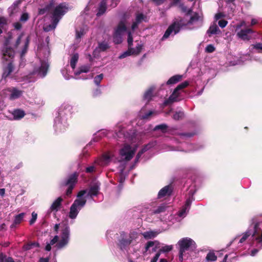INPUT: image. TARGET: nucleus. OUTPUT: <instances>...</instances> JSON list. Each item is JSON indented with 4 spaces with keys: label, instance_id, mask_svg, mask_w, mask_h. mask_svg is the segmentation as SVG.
<instances>
[{
    "label": "nucleus",
    "instance_id": "nucleus-63",
    "mask_svg": "<svg viewBox=\"0 0 262 262\" xmlns=\"http://www.w3.org/2000/svg\"><path fill=\"white\" fill-rule=\"evenodd\" d=\"M159 262H168L167 259L165 258H161L160 259Z\"/></svg>",
    "mask_w": 262,
    "mask_h": 262
},
{
    "label": "nucleus",
    "instance_id": "nucleus-26",
    "mask_svg": "<svg viewBox=\"0 0 262 262\" xmlns=\"http://www.w3.org/2000/svg\"><path fill=\"white\" fill-rule=\"evenodd\" d=\"M77 175L74 173L70 176L65 182V185L68 186L74 187L77 182Z\"/></svg>",
    "mask_w": 262,
    "mask_h": 262
},
{
    "label": "nucleus",
    "instance_id": "nucleus-16",
    "mask_svg": "<svg viewBox=\"0 0 262 262\" xmlns=\"http://www.w3.org/2000/svg\"><path fill=\"white\" fill-rule=\"evenodd\" d=\"M193 194H191V196H190L186 201L185 204L183 208L178 213V215L179 217L183 218L184 217L187 212L189 211L191 204L193 200Z\"/></svg>",
    "mask_w": 262,
    "mask_h": 262
},
{
    "label": "nucleus",
    "instance_id": "nucleus-47",
    "mask_svg": "<svg viewBox=\"0 0 262 262\" xmlns=\"http://www.w3.org/2000/svg\"><path fill=\"white\" fill-rule=\"evenodd\" d=\"M37 217V214L35 212H33L32 213V218L31 220L30 221V224L32 225L36 221Z\"/></svg>",
    "mask_w": 262,
    "mask_h": 262
},
{
    "label": "nucleus",
    "instance_id": "nucleus-52",
    "mask_svg": "<svg viewBox=\"0 0 262 262\" xmlns=\"http://www.w3.org/2000/svg\"><path fill=\"white\" fill-rule=\"evenodd\" d=\"M166 128V125L165 124H161L156 126L154 130H158V129H161L162 131H164Z\"/></svg>",
    "mask_w": 262,
    "mask_h": 262
},
{
    "label": "nucleus",
    "instance_id": "nucleus-64",
    "mask_svg": "<svg viewBox=\"0 0 262 262\" xmlns=\"http://www.w3.org/2000/svg\"><path fill=\"white\" fill-rule=\"evenodd\" d=\"M45 11L44 10L40 9V10H39V13L40 14H44Z\"/></svg>",
    "mask_w": 262,
    "mask_h": 262
},
{
    "label": "nucleus",
    "instance_id": "nucleus-60",
    "mask_svg": "<svg viewBox=\"0 0 262 262\" xmlns=\"http://www.w3.org/2000/svg\"><path fill=\"white\" fill-rule=\"evenodd\" d=\"M5 193V189L4 188L0 189V195L3 196Z\"/></svg>",
    "mask_w": 262,
    "mask_h": 262
},
{
    "label": "nucleus",
    "instance_id": "nucleus-36",
    "mask_svg": "<svg viewBox=\"0 0 262 262\" xmlns=\"http://www.w3.org/2000/svg\"><path fill=\"white\" fill-rule=\"evenodd\" d=\"M173 249V246L170 245H164L158 251L159 252L166 253L170 251Z\"/></svg>",
    "mask_w": 262,
    "mask_h": 262
},
{
    "label": "nucleus",
    "instance_id": "nucleus-56",
    "mask_svg": "<svg viewBox=\"0 0 262 262\" xmlns=\"http://www.w3.org/2000/svg\"><path fill=\"white\" fill-rule=\"evenodd\" d=\"M33 246L38 247L39 246V244L37 243H31L30 245H29L27 246V247H26V249H30L32 247H33Z\"/></svg>",
    "mask_w": 262,
    "mask_h": 262
},
{
    "label": "nucleus",
    "instance_id": "nucleus-35",
    "mask_svg": "<svg viewBox=\"0 0 262 262\" xmlns=\"http://www.w3.org/2000/svg\"><path fill=\"white\" fill-rule=\"evenodd\" d=\"M90 68L88 66H83L80 68L79 70L75 72V76H77L82 73H87L89 71Z\"/></svg>",
    "mask_w": 262,
    "mask_h": 262
},
{
    "label": "nucleus",
    "instance_id": "nucleus-21",
    "mask_svg": "<svg viewBox=\"0 0 262 262\" xmlns=\"http://www.w3.org/2000/svg\"><path fill=\"white\" fill-rule=\"evenodd\" d=\"M21 3V1H15L8 9L9 14L10 16H13L19 10L18 6Z\"/></svg>",
    "mask_w": 262,
    "mask_h": 262
},
{
    "label": "nucleus",
    "instance_id": "nucleus-17",
    "mask_svg": "<svg viewBox=\"0 0 262 262\" xmlns=\"http://www.w3.org/2000/svg\"><path fill=\"white\" fill-rule=\"evenodd\" d=\"M253 32L254 31L251 29L246 28L238 32L237 33V36L243 40H249L251 39L250 34Z\"/></svg>",
    "mask_w": 262,
    "mask_h": 262
},
{
    "label": "nucleus",
    "instance_id": "nucleus-25",
    "mask_svg": "<svg viewBox=\"0 0 262 262\" xmlns=\"http://www.w3.org/2000/svg\"><path fill=\"white\" fill-rule=\"evenodd\" d=\"M209 36L221 33V31L215 23L212 24L207 32Z\"/></svg>",
    "mask_w": 262,
    "mask_h": 262
},
{
    "label": "nucleus",
    "instance_id": "nucleus-28",
    "mask_svg": "<svg viewBox=\"0 0 262 262\" xmlns=\"http://www.w3.org/2000/svg\"><path fill=\"white\" fill-rule=\"evenodd\" d=\"M14 120H19L25 116L24 111L21 110H15L12 113Z\"/></svg>",
    "mask_w": 262,
    "mask_h": 262
},
{
    "label": "nucleus",
    "instance_id": "nucleus-8",
    "mask_svg": "<svg viewBox=\"0 0 262 262\" xmlns=\"http://www.w3.org/2000/svg\"><path fill=\"white\" fill-rule=\"evenodd\" d=\"M133 34L131 32L128 33L127 42L128 46V50L121 54L119 58L122 59L129 55H138L141 51L143 47V45L141 42H139L138 40H136L137 43L136 47L135 48H132L133 46Z\"/></svg>",
    "mask_w": 262,
    "mask_h": 262
},
{
    "label": "nucleus",
    "instance_id": "nucleus-39",
    "mask_svg": "<svg viewBox=\"0 0 262 262\" xmlns=\"http://www.w3.org/2000/svg\"><path fill=\"white\" fill-rule=\"evenodd\" d=\"M25 215V213H21L15 216L14 221V224H19L22 221Z\"/></svg>",
    "mask_w": 262,
    "mask_h": 262
},
{
    "label": "nucleus",
    "instance_id": "nucleus-5",
    "mask_svg": "<svg viewBox=\"0 0 262 262\" xmlns=\"http://www.w3.org/2000/svg\"><path fill=\"white\" fill-rule=\"evenodd\" d=\"M70 229L69 226H62L58 235H55L46 246L47 251L51 250V246L54 245L57 249H62L68 245L70 241Z\"/></svg>",
    "mask_w": 262,
    "mask_h": 262
},
{
    "label": "nucleus",
    "instance_id": "nucleus-33",
    "mask_svg": "<svg viewBox=\"0 0 262 262\" xmlns=\"http://www.w3.org/2000/svg\"><path fill=\"white\" fill-rule=\"evenodd\" d=\"M79 58L78 54L76 53L73 54L70 59V66L73 69H75L76 64Z\"/></svg>",
    "mask_w": 262,
    "mask_h": 262
},
{
    "label": "nucleus",
    "instance_id": "nucleus-48",
    "mask_svg": "<svg viewBox=\"0 0 262 262\" xmlns=\"http://www.w3.org/2000/svg\"><path fill=\"white\" fill-rule=\"evenodd\" d=\"M228 24V21L224 19H221L219 21L218 24L222 28H225Z\"/></svg>",
    "mask_w": 262,
    "mask_h": 262
},
{
    "label": "nucleus",
    "instance_id": "nucleus-20",
    "mask_svg": "<svg viewBox=\"0 0 262 262\" xmlns=\"http://www.w3.org/2000/svg\"><path fill=\"white\" fill-rule=\"evenodd\" d=\"M7 91L10 93V99L11 100L18 99L23 95V92L16 88L9 89Z\"/></svg>",
    "mask_w": 262,
    "mask_h": 262
},
{
    "label": "nucleus",
    "instance_id": "nucleus-7",
    "mask_svg": "<svg viewBox=\"0 0 262 262\" xmlns=\"http://www.w3.org/2000/svg\"><path fill=\"white\" fill-rule=\"evenodd\" d=\"M45 53V58L48 56L50 52L48 49L46 47L45 48H40L37 52V55L39 57V60L37 62L35 63L33 74L36 75L39 77H45L48 72L49 64L44 59L41 60L42 54Z\"/></svg>",
    "mask_w": 262,
    "mask_h": 262
},
{
    "label": "nucleus",
    "instance_id": "nucleus-59",
    "mask_svg": "<svg viewBox=\"0 0 262 262\" xmlns=\"http://www.w3.org/2000/svg\"><path fill=\"white\" fill-rule=\"evenodd\" d=\"M258 23V20L256 19L253 18L251 20V25L253 26Z\"/></svg>",
    "mask_w": 262,
    "mask_h": 262
},
{
    "label": "nucleus",
    "instance_id": "nucleus-6",
    "mask_svg": "<svg viewBox=\"0 0 262 262\" xmlns=\"http://www.w3.org/2000/svg\"><path fill=\"white\" fill-rule=\"evenodd\" d=\"M70 9L65 3L57 5L53 10L51 16V24L45 25L43 29L46 32L54 29L62 17Z\"/></svg>",
    "mask_w": 262,
    "mask_h": 262
},
{
    "label": "nucleus",
    "instance_id": "nucleus-9",
    "mask_svg": "<svg viewBox=\"0 0 262 262\" xmlns=\"http://www.w3.org/2000/svg\"><path fill=\"white\" fill-rule=\"evenodd\" d=\"M252 228V236L256 246L259 249L262 248V223H257L255 224Z\"/></svg>",
    "mask_w": 262,
    "mask_h": 262
},
{
    "label": "nucleus",
    "instance_id": "nucleus-22",
    "mask_svg": "<svg viewBox=\"0 0 262 262\" xmlns=\"http://www.w3.org/2000/svg\"><path fill=\"white\" fill-rule=\"evenodd\" d=\"M180 93L179 91L177 90V89H175L171 95L169 97V99L165 101L164 103V105H167L170 103L178 101L179 100L178 98L180 96Z\"/></svg>",
    "mask_w": 262,
    "mask_h": 262
},
{
    "label": "nucleus",
    "instance_id": "nucleus-4",
    "mask_svg": "<svg viewBox=\"0 0 262 262\" xmlns=\"http://www.w3.org/2000/svg\"><path fill=\"white\" fill-rule=\"evenodd\" d=\"M99 185L98 183H95L91 186L89 190H82L78 193L76 199L70 207L69 214L70 219L76 218L79 211L85 205L88 198H92L93 196L97 195L99 191Z\"/></svg>",
    "mask_w": 262,
    "mask_h": 262
},
{
    "label": "nucleus",
    "instance_id": "nucleus-57",
    "mask_svg": "<svg viewBox=\"0 0 262 262\" xmlns=\"http://www.w3.org/2000/svg\"><path fill=\"white\" fill-rule=\"evenodd\" d=\"M74 187L72 186H69L68 189L67 191V194L68 195H70L72 193V189Z\"/></svg>",
    "mask_w": 262,
    "mask_h": 262
},
{
    "label": "nucleus",
    "instance_id": "nucleus-12",
    "mask_svg": "<svg viewBox=\"0 0 262 262\" xmlns=\"http://www.w3.org/2000/svg\"><path fill=\"white\" fill-rule=\"evenodd\" d=\"M116 159L115 158L114 154L112 151H108L104 153L100 158L95 161V164L100 166H105L107 165L112 161L115 162Z\"/></svg>",
    "mask_w": 262,
    "mask_h": 262
},
{
    "label": "nucleus",
    "instance_id": "nucleus-13",
    "mask_svg": "<svg viewBox=\"0 0 262 262\" xmlns=\"http://www.w3.org/2000/svg\"><path fill=\"white\" fill-rule=\"evenodd\" d=\"M120 0H103L102 1L98 7V11L97 13V16L103 14L106 10V8H114L117 6Z\"/></svg>",
    "mask_w": 262,
    "mask_h": 262
},
{
    "label": "nucleus",
    "instance_id": "nucleus-53",
    "mask_svg": "<svg viewBox=\"0 0 262 262\" xmlns=\"http://www.w3.org/2000/svg\"><path fill=\"white\" fill-rule=\"evenodd\" d=\"M256 248L253 249L250 253V255L252 256H254L256 255V254L258 253V252L261 249H259V248H257L256 246Z\"/></svg>",
    "mask_w": 262,
    "mask_h": 262
},
{
    "label": "nucleus",
    "instance_id": "nucleus-46",
    "mask_svg": "<svg viewBox=\"0 0 262 262\" xmlns=\"http://www.w3.org/2000/svg\"><path fill=\"white\" fill-rule=\"evenodd\" d=\"M214 50L215 48L212 45H209L205 48V51L207 53H212Z\"/></svg>",
    "mask_w": 262,
    "mask_h": 262
},
{
    "label": "nucleus",
    "instance_id": "nucleus-41",
    "mask_svg": "<svg viewBox=\"0 0 262 262\" xmlns=\"http://www.w3.org/2000/svg\"><path fill=\"white\" fill-rule=\"evenodd\" d=\"M85 33L84 30L82 28H80L79 30H76V40H79Z\"/></svg>",
    "mask_w": 262,
    "mask_h": 262
},
{
    "label": "nucleus",
    "instance_id": "nucleus-2",
    "mask_svg": "<svg viewBox=\"0 0 262 262\" xmlns=\"http://www.w3.org/2000/svg\"><path fill=\"white\" fill-rule=\"evenodd\" d=\"M115 136L118 140L122 141L124 144L119 150L120 159L119 161H129L134 157L137 149V143L140 140V135L134 130L125 133L121 126H117L115 129Z\"/></svg>",
    "mask_w": 262,
    "mask_h": 262
},
{
    "label": "nucleus",
    "instance_id": "nucleus-23",
    "mask_svg": "<svg viewBox=\"0 0 262 262\" xmlns=\"http://www.w3.org/2000/svg\"><path fill=\"white\" fill-rule=\"evenodd\" d=\"M172 189L170 186H166L159 191L158 193V198H162L163 197L169 195Z\"/></svg>",
    "mask_w": 262,
    "mask_h": 262
},
{
    "label": "nucleus",
    "instance_id": "nucleus-61",
    "mask_svg": "<svg viewBox=\"0 0 262 262\" xmlns=\"http://www.w3.org/2000/svg\"><path fill=\"white\" fill-rule=\"evenodd\" d=\"M40 262H49L48 258H41L40 259Z\"/></svg>",
    "mask_w": 262,
    "mask_h": 262
},
{
    "label": "nucleus",
    "instance_id": "nucleus-19",
    "mask_svg": "<svg viewBox=\"0 0 262 262\" xmlns=\"http://www.w3.org/2000/svg\"><path fill=\"white\" fill-rule=\"evenodd\" d=\"M161 244L157 241H149L147 243L145 248L147 251L154 252L156 251L157 249L160 248Z\"/></svg>",
    "mask_w": 262,
    "mask_h": 262
},
{
    "label": "nucleus",
    "instance_id": "nucleus-44",
    "mask_svg": "<svg viewBox=\"0 0 262 262\" xmlns=\"http://www.w3.org/2000/svg\"><path fill=\"white\" fill-rule=\"evenodd\" d=\"M6 23L7 20L6 18L3 17H0V34L2 33V29Z\"/></svg>",
    "mask_w": 262,
    "mask_h": 262
},
{
    "label": "nucleus",
    "instance_id": "nucleus-31",
    "mask_svg": "<svg viewBox=\"0 0 262 262\" xmlns=\"http://www.w3.org/2000/svg\"><path fill=\"white\" fill-rule=\"evenodd\" d=\"M252 52L262 53V43H256L251 45Z\"/></svg>",
    "mask_w": 262,
    "mask_h": 262
},
{
    "label": "nucleus",
    "instance_id": "nucleus-43",
    "mask_svg": "<svg viewBox=\"0 0 262 262\" xmlns=\"http://www.w3.org/2000/svg\"><path fill=\"white\" fill-rule=\"evenodd\" d=\"M103 78V75L102 74H99V75L96 76L94 78V83L97 85H99L100 82L102 80Z\"/></svg>",
    "mask_w": 262,
    "mask_h": 262
},
{
    "label": "nucleus",
    "instance_id": "nucleus-10",
    "mask_svg": "<svg viewBox=\"0 0 262 262\" xmlns=\"http://www.w3.org/2000/svg\"><path fill=\"white\" fill-rule=\"evenodd\" d=\"M178 244L180 247V252L181 255L187 250H193L196 248L194 241L189 237L182 238L179 241Z\"/></svg>",
    "mask_w": 262,
    "mask_h": 262
},
{
    "label": "nucleus",
    "instance_id": "nucleus-45",
    "mask_svg": "<svg viewBox=\"0 0 262 262\" xmlns=\"http://www.w3.org/2000/svg\"><path fill=\"white\" fill-rule=\"evenodd\" d=\"M188 85V82L187 81H184L179 85H178V86L176 88L177 90H178L180 91V90L186 88Z\"/></svg>",
    "mask_w": 262,
    "mask_h": 262
},
{
    "label": "nucleus",
    "instance_id": "nucleus-62",
    "mask_svg": "<svg viewBox=\"0 0 262 262\" xmlns=\"http://www.w3.org/2000/svg\"><path fill=\"white\" fill-rule=\"evenodd\" d=\"M60 224H56L54 226V230L56 232H57L58 230L59 229Z\"/></svg>",
    "mask_w": 262,
    "mask_h": 262
},
{
    "label": "nucleus",
    "instance_id": "nucleus-34",
    "mask_svg": "<svg viewBox=\"0 0 262 262\" xmlns=\"http://www.w3.org/2000/svg\"><path fill=\"white\" fill-rule=\"evenodd\" d=\"M182 78V76L181 75H174L171 77L167 81V84H174L178 81H180Z\"/></svg>",
    "mask_w": 262,
    "mask_h": 262
},
{
    "label": "nucleus",
    "instance_id": "nucleus-29",
    "mask_svg": "<svg viewBox=\"0 0 262 262\" xmlns=\"http://www.w3.org/2000/svg\"><path fill=\"white\" fill-rule=\"evenodd\" d=\"M159 232L156 231L149 230L142 233L145 239H151L158 235Z\"/></svg>",
    "mask_w": 262,
    "mask_h": 262
},
{
    "label": "nucleus",
    "instance_id": "nucleus-51",
    "mask_svg": "<svg viewBox=\"0 0 262 262\" xmlns=\"http://www.w3.org/2000/svg\"><path fill=\"white\" fill-rule=\"evenodd\" d=\"M160 252H158L155 256L151 258L150 262H157L160 256Z\"/></svg>",
    "mask_w": 262,
    "mask_h": 262
},
{
    "label": "nucleus",
    "instance_id": "nucleus-42",
    "mask_svg": "<svg viewBox=\"0 0 262 262\" xmlns=\"http://www.w3.org/2000/svg\"><path fill=\"white\" fill-rule=\"evenodd\" d=\"M167 207L164 205H161L158 207L157 209L154 210V213H160L166 211Z\"/></svg>",
    "mask_w": 262,
    "mask_h": 262
},
{
    "label": "nucleus",
    "instance_id": "nucleus-50",
    "mask_svg": "<svg viewBox=\"0 0 262 262\" xmlns=\"http://www.w3.org/2000/svg\"><path fill=\"white\" fill-rule=\"evenodd\" d=\"M225 14L222 12H219L216 13L214 16V19L215 21L219 20L225 17Z\"/></svg>",
    "mask_w": 262,
    "mask_h": 262
},
{
    "label": "nucleus",
    "instance_id": "nucleus-18",
    "mask_svg": "<svg viewBox=\"0 0 262 262\" xmlns=\"http://www.w3.org/2000/svg\"><path fill=\"white\" fill-rule=\"evenodd\" d=\"M139 236V233L138 232L136 231L131 232L129 234V237L128 239H123L121 242V248H122V247L130 245L133 243L134 241H136L137 238H138Z\"/></svg>",
    "mask_w": 262,
    "mask_h": 262
},
{
    "label": "nucleus",
    "instance_id": "nucleus-54",
    "mask_svg": "<svg viewBox=\"0 0 262 262\" xmlns=\"http://www.w3.org/2000/svg\"><path fill=\"white\" fill-rule=\"evenodd\" d=\"M94 170H95V166L92 165V166L88 167L86 168V172H88V173H91V172H93L94 171Z\"/></svg>",
    "mask_w": 262,
    "mask_h": 262
},
{
    "label": "nucleus",
    "instance_id": "nucleus-3",
    "mask_svg": "<svg viewBox=\"0 0 262 262\" xmlns=\"http://www.w3.org/2000/svg\"><path fill=\"white\" fill-rule=\"evenodd\" d=\"M173 4L180 8L184 12H186L187 14L184 19H181L179 21H175L170 25L164 34L162 39L168 38L169 36H173L178 33L180 28L182 27H186L189 29H195L201 27L203 23V17L202 16L195 13L191 16H189L191 10L187 9V8L180 2V0H173Z\"/></svg>",
    "mask_w": 262,
    "mask_h": 262
},
{
    "label": "nucleus",
    "instance_id": "nucleus-27",
    "mask_svg": "<svg viewBox=\"0 0 262 262\" xmlns=\"http://www.w3.org/2000/svg\"><path fill=\"white\" fill-rule=\"evenodd\" d=\"M155 88L151 86L144 93L143 99L146 102H148L152 98L153 92L154 91Z\"/></svg>",
    "mask_w": 262,
    "mask_h": 262
},
{
    "label": "nucleus",
    "instance_id": "nucleus-58",
    "mask_svg": "<svg viewBox=\"0 0 262 262\" xmlns=\"http://www.w3.org/2000/svg\"><path fill=\"white\" fill-rule=\"evenodd\" d=\"M152 1L157 5H160L163 3L164 0H152Z\"/></svg>",
    "mask_w": 262,
    "mask_h": 262
},
{
    "label": "nucleus",
    "instance_id": "nucleus-15",
    "mask_svg": "<svg viewBox=\"0 0 262 262\" xmlns=\"http://www.w3.org/2000/svg\"><path fill=\"white\" fill-rule=\"evenodd\" d=\"M63 199L61 197H58L51 204L50 208L47 210V215L53 214L55 217H56V213L60 210Z\"/></svg>",
    "mask_w": 262,
    "mask_h": 262
},
{
    "label": "nucleus",
    "instance_id": "nucleus-24",
    "mask_svg": "<svg viewBox=\"0 0 262 262\" xmlns=\"http://www.w3.org/2000/svg\"><path fill=\"white\" fill-rule=\"evenodd\" d=\"M143 20H145V17L143 15V14H138L136 15L135 21L133 23L132 26V31H134L137 27L138 24Z\"/></svg>",
    "mask_w": 262,
    "mask_h": 262
},
{
    "label": "nucleus",
    "instance_id": "nucleus-14",
    "mask_svg": "<svg viewBox=\"0 0 262 262\" xmlns=\"http://www.w3.org/2000/svg\"><path fill=\"white\" fill-rule=\"evenodd\" d=\"M68 126L67 118L64 116H59L56 118L54 123L55 130L57 133H62L66 130Z\"/></svg>",
    "mask_w": 262,
    "mask_h": 262
},
{
    "label": "nucleus",
    "instance_id": "nucleus-37",
    "mask_svg": "<svg viewBox=\"0 0 262 262\" xmlns=\"http://www.w3.org/2000/svg\"><path fill=\"white\" fill-rule=\"evenodd\" d=\"M252 235V230L248 229L243 235L242 237L239 240V243H242L244 242L247 238L250 236Z\"/></svg>",
    "mask_w": 262,
    "mask_h": 262
},
{
    "label": "nucleus",
    "instance_id": "nucleus-49",
    "mask_svg": "<svg viewBox=\"0 0 262 262\" xmlns=\"http://www.w3.org/2000/svg\"><path fill=\"white\" fill-rule=\"evenodd\" d=\"M183 116V113L179 112L176 113L173 116V118L175 120H179Z\"/></svg>",
    "mask_w": 262,
    "mask_h": 262
},
{
    "label": "nucleus",
    "instance_id": "nucleus-55",
    "mask_svg": "<svg viewBox=\"0 0 262 262\" xmlns=\"http://www.w3.org/2000/svg\"><path fill=\"white\" fill-rule=\"evenodd\" d=\"M246 26V22L245 21H241L239 24H237L236 26V29H240L241 27Z\"/></svg>",
    "mask_w": 262,
    "mask_h": 262
},
{
    "label": "nucleus",
    "instance_id": "nucleus-11",
    "mask_svg": "<svg viewBox=\"0 0 262 262\" xmlns=\"http://www.w3.org/2000/svg\"><path fill=\"white\" fill-rule=\"evenodd\" d=\"M126 30L125 21H120L115 29L113 39L115 43L119 44L122 41V36Z\"/></svg>",
    "mask_w": 262,
    "mask_h": 262
},
{
    "label": "nucleus",
    "instance_id": "nucleus-40",
    "mask_svg": "<svg viewBox=\"0 0 262 262\" xmlns=\"http://www.w3.org/2000/svg\"><path fill=\"white\" fill-rule=\"evenodd\" d=\"M143 110H141L140 112L139 116L141 119H147L153 113L152 111H149L147 113L143 114Z\"/></svg>",
    "mask_w": 262,
    "mask_h": 262
},
{
    "label": "nucleus",
    "instance_id": "nucleus-38",
    "mask_svg": "<svg viewBox=\"0 0 262 262\" xmlns=\"http://www.w3.org/2000/svg\"><path fill=\"white\" fill-rule=\"evenodd\" d=\"M153 146V144H148L146 145L144 148L142 149L141 151H140L138 155H137L136 158L138 159L141 155L145 151H147V150L149 149L152 146Z\"/></svg>",
    "mask_w": 262,
    "mask_h": 262
},
{
    "label": "nucleus",
    "instance_id": "nucleus-1",
    "mask_svg": "<svg viewBox=\"0 0 262 262\" xmlns=\"http://www.w3.org/2000/svg\"><path fill=\"white\" fill-rule=\"evenodd\" d=\"M28 13L23 12L19 18V21L13 24L14 30L9 32L5 40L3 49V59L8 62L7 67L4 69V77L8 76L13 71L11 60L13 58L14 52L13 48H18L20 56L23 57L26 53L29 42V38L24 37L23 33H18L17 31L21 27V24L25 23L29 19Z\"/></svg>",
    "mask_w": 262,
    "mask_h": 262
},
{
    "label": "nucleus",
    "instance_id": "nucleus-32",
    "mask_svg": "<svg viewBox=\"0 0 262 262\" xmlns=\"http://www.w3.org/2000/svg\"><path fill=\"white\" fill-rule=\"evenodd\" d=\"M108 48V45L106 42H101L99 43L98 47L95 49L94 52L104 51Z\"/></svg>",
    "mask_w": 262,
    "mask_h": 262
},
{
    "label": "nucleus",
    "instance_id": "nucleus-30",
    "mask_svg": "<svg viewBox=\"0 0 262 262\" xmlns=\"http://www.w3.org/2000/svg\"><path fill=\"white\" fill-rule=\"evenodd\" d=\"M205 259L207 262H213L216 260L217 256L213 251H210L207 253Z\"/></svg>",
    "mask_w": 262,
    "mask_h": 262
}]
</instances>
